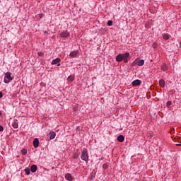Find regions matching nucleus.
I'll list each match as a JSON object with an SVG mask.
<instances>
[{
  "instance_id": "c756f323",
  "label": "nucleus",
  "mask_w": 181,
  "mask_h": 181,
  "mask_svg": "<svg viewBox=\"0 0 181 181\" xmlns=\"http://www.w3.org/2000/svg\"><path fill=\"white\" fill-rule=\"evenodd\" d=\"M176 146H181V144H176Z\"/></svg>"
},
{
  "instance_id": "2f4dec72",
  "label": "nucleus",
  "mask_w": 181,
  "mask_h": 181,
  "mask_svg": "<svg viewBox=\"0 0 181 181\" xmlns=\"http://www.w3.org/2000/svg\"><path fill=\"white\" fill-rule=\"evenodd\" d=\"M2 115V112L0 111V116Z\"/></svg>"
},
{
  "instance_id": "c85d7f7f",
  "label": "nucleus",
  "mask_w": 181,
  "mask_h": 181,
  "mask_svg": "<svg viewBox=\"0 0 181 181\" xmlns=\"http://www.w3.org/2000/svg\"><path fill=\"white\" fill-rule=\"evenodd\" d=\"M40 18H43V14H39Z\"/></svg>"
},
{
  "instance_id": "2eb2a0df",
  "label": "nucleus",
  "mask_w": 181,
  "mask_h": 181,
  "mask_svg": "<svg viewBox=\"0 0 181 181\" xmlns=\"http://www.w3.org/2000/svg\"><path fill=\"white\" fill-rule=\"evenodd\" d=\"M159 86H160V87H165V80L163 79H160L159 81Z\"/></svg>"
},
{
  "instance_id": "f257e3e1",
  "label": "nucleus",
  "mask_w": 181,
  "mask_h": 181,
  "mask_svg": "<svg viewBox=\"0 0 181 181\" xmlns=\"http://www.w3.org/2000/svg\"><path fill=\"white\" fill-rule=\"evenodd\" d=\"M128 57H129V52H126L124 54H119L116 57V61H117L118 62H121L123 60L124 63H128Z\"/></svg>"
},
{
  "instance_id": "6e6552de",
  "label": "nucleus",
  "mask_w": 181,
  "mask_h": 181,
  "mask_svg": "<svg viewBox=\"0 0 181 181\" xmlns=\"http://www.w3.org/2000/svg\"><path fill=\"white\" fill-rule=\"evenodd\" d=\"M65 179H66L68 181H72L73 180V176H71V174L67 173L65 175Z\"/></svg>"
},
{
  "instance_id": "0eeeda50",
  "label": "nucleus",
  "mask_w": 181,
  "mask_h": 181,
  "mask_svg": "<svg viewBox=\"0 0 181 181\" xmlns=\"http://www.w3.org/2000/svg\"><path fill=\"white\" fill-rule=\"evenodd\" d=\"M49 139H54L56 138V132H50L49 133Z\"/></svg>"
},
{
  "instance_id": "473e14b6",
  "label": "nucleus",
  "mask_w": 181,
  "mask_h": 181,
  "mask_svg": "<svg viewBox=\"0 0 181 181\" xmlns=\"http://www.w3.org/2000/svg\"><path fill=\"white\" fill-rule=\"evenodd\" d=\"M58 66H60V64H59Z\"/></svg>"
},
{
  "instance_id": "dca6fc26",
  "label": "nucleus",
  "mask_w": 181,
  "mask_h": 181,
  "mask_svg": "<svg viewBox=\"0 0 181 181\" xmlns=\"http://www.w3.org/2000/svg\"><path fill=\"white\" fill-rule=\"evenodd\" d=\"M12 127H13V128L16 129V128H18V127H19V125L18 124V122L16 121H14L12 123Z\"/></svg>"
},
{
  "instance_id": "39448f33",
  "label": "nucleus",
  "mask_w": 181,
  "mask_h": 181,
  "mask_svg": "<svg viewBox=\"0 0 181 181\" xmlns=\"http://www.w3.org/2000/svg\"><path fill=\"white\" fill-rule=\"evenodd\" d=\"M133 87H136V86H141V81L139 79H136L135 81H134L132 83Z\"/></svg>"
},
{
  "instance_id": "cd10ccee",
  "label": "nucleus",
  "mask_w": 181,
  "mask_h": 181,
  "mask_svg": "<svg viewBox=\"0 0 181 181\" xmlns=\"http://www.w3.org/2000/svg\"><path fill=\"white\" fill-rule=\"evenodd\" d=\"M3 95L2 92H0V98H2Z\"/></svg>"
},
{
  "instance_id": "bb28decb",
  "label": "nucleus",
  "mask_w": 181,
  "mask_h": 181,
  "mask_svg": "<svg viewBox=\"0 0 181 181\" xmlns=\"http://www.w3.org/2000/svg\"><path fill=\"white\" fill-rule=\"evenodd\" d=\"M171 104H172V102L168 101V102L167 103V105H168V107H169V105H170Z\"/></svg>"
},
{
  "instance_id": "1a4fd4ad",
  "label": "nucleus",
  "mask_w": 181,
  "mask_h": 181,
  "mask_svg": "<svg viewBox=\"0 0 181 181\" xmlns=\"http://www.w3.org/2000/svg\"><path fill=\"white\" fill-rule=\"evenodd\" d=\"M30 170L33 173H35V172H36V170H37V166L36 165H31Z\"/></svg>"
},
{
  "instance_id": "393cba45",
  "label": "nucleus",
  "mask_w": 181,
  "mask_h": 181,
  "mask_svg": "<svg viewBox=\"0 0 181 181\" xmlns=\"http://www.w3.org/2000/svg\"><path fill=\"white\" fill-rule=\"evenodd\" d=\"M37 54L38 56H43V52H40L37 53Z\"/></svg>"
},
{
  "instance_id": "7ed1b4c3",
  "label": "nucleus",
  "mask_w": 181,
  "mask_h": 181,
  "mask_svg": "<svg viewBox=\"0 0 181 181\" xmlns=\"http://www.w3.org/2000/svg\"><path fill=\"white\" fill-rule=\"evenodd\" d=\"M81 159H82V160H85V162H88V151H87V148H83L82 151Z\"/></svg>"
},
{
  "instance_id": "412c9836",
  "label": "nucleus",
  "mask_w": 181,
  "mask_h": 181,
  "mask_svg": "<svg viewBox=\"0 0 181 181\" xmlns=\"http://www.w3.org/2000/svg\"><path fill=\"white\" fill-rule=\"evenodd\" d=\"M77 158H78V154L77 153H75L73 156V158L74 159H77Z\"/></svg>"
},
{
  "instance_id": "a211bd4d",
  "label": "nucleus",
  "mask_w": 181,
  "mask_h": 181,
  "mask_svg": "<svg viewBox=\"0 0 181 181\" xmlns=\"http://www.w3.org/2000/svg\"><path fill=\"white\" fill-rule=\"evenodd\" d=\"M68 81H74V76H69L68 77Z\"/></svg>"
},
{
  "instance_id": "f03ea898",
  "label": "nucleus",
  "mask_w": 181,
  "mask_h": 181,
  "mask_svg": "<svg viewBox=\"0 0 181 181\" xmlns=\"http://www.w3.org/2000/svg\"><path fill=\"white\" fill-rule=\"evenodd\" d=\"M12 80H13V76H12L11 72H6L4 76V83H6V84H8V83H11Z\"/></svg>"
},
{
  "instance_id": "6ab92c4d",
  "label": "nucleus",
  "mask_w": 181,
  "mask_h": 181,
  "mask_svg": "<svg viewBox=\"0 0 181 181\" xmlns=\"http://www.w3.org/2000/svg\"><path fill=\"white\" fill-rule=\"evenodd\" d=\"M21 153H22V155H26V153H28V150L23 148L21 150Z\"/></svg>"
},
{
  "instance_id": "20e7f679",
  "label": "nucleus",
  "mask_w": 181,
  "mask_h": 181,
  "mask_svg": "<svg viewBox=\"0 0 181 181\" xmlns=\"http://www.w3.org/2000/svg\"><path fill=\"white\" fill-rule=\"evenodd\" d=\"M61 37H70V33L67 31H64L60 33Z\"/></svg>"
},
{
  "instance_id": "5701e85b",
  "label": "nucleus",
  "mask_w": 181,
  "mask_h": 181,
  "mask_svg": "<svg viewBox=\"0 0 181 181\" xmlns=\"http://www.w3.org/2000/svg\"><path fill=\"white\" fill-rule=\"evenodd\" d=\"M153 49H156V47H158V44H156V43H153Z\"/></svg>"
},
{
  "instance_id": "4be33fe9",
  "label": "nucleus",
  "mask_w": 181,
  "mask_h": 181,
  "mask_svg": "<svg viewBox=\"0 0 181 181\" xmlns=\"http://www.w3.org/2000/svg\"><path fill=\"white\" fill-rule=\"evenodd\" d=\"M107 26H112V21H107Z\"/></svg>"
},
{
  "instance_id": "ddd939ff",
  "label": "nucleus",
  "mask_w": 181,
  "mask_h": 181,
  "mask_svg": "<svg viewBox=\"0 0 181 181\" xmlns=\"http://www.w3.org/2000/svg\"><path fill=\"white\" fill-rule=\"evenodd\" d=\"M57 63H60V58H57L52 62V64H57Z\"/></svg>"
},
{
  "instance_id": "9d476101",
  "label": "nucleus",
  "mask_w": 181,
  "mask_h": 181,
  "mask_svg": "<svg viewBox=\"0 0 181 181\" xmlns=\"http://www.w3.org/2000/svg\"><path fill=\"white\" fill-rule=\"evenodd\" d=\"M125 138L124 137L123 135H119L117 136V141L118 142H124Z\"/></svg>"
},
{
  "instance_id": "4468645a",
  "label": "nucleus",
  "mask_w": 181,
  "mask_h": 181,
  "mask_svg": "<svg viewBox=\"0 0 181 181\" xmlns=\"http://www.w3.org/2000/svg\"><path fill=\"white\" fill-rule=\"evenodd\" d=\"M144 64H145V60L144 59L137 62V66H144Z\"/></svg>"
},
{
  "instance_id": "7c9ffc66",
  "label": "nucleus",
  "mask_w": 181,
  "mask_h": 181,
  "mask_svg": "<svg viewBox=\"0 0 181 181\" xmlns=\"http://www.w3.org/2000/svg\"><path fill=\"white\" fill-rule=\"evenodd\" d=\"M44 33H45V35H46V33H47V31H45Z\"/></svg>"
},
{
  "instance_id": "f3484780",
  "label": "nucleus",
  "mask_w": 181,
  "mask_h": 181,
  "mask_svg": "<svg viewBox=\"0 0 181 181\" xmlns=\"http://www.w3.org/2000/svg\"><path fill=\"white\" fill-rule=\"evenodd\" d=\"M25 172L27 175H30V169H29L28 168L25 169Z\"/></svg>"
},
{
  "instance_id": "9b49d317",
  "label": "nucleus",
  "mask_w": 181,
  "mask_h": 181,
  "mask_svg": "<svg viewBox=\"0 0 181 181\" xmlns=\"http://www.w3.org/2000/svg\"><path fill=\"white\" fill-rule=\"evenodd\" d=\"M77 54H78V52L73 51L70 53L69 56H70V57H76V56H77Z\"/></svg>"
},
{
  "instance_id": "423d86ee",
  "label": "nucleus",
  "mask_w": 181,
  "mask_h": 181,
  "mask_svg": "<svg viewBox=\"0 0 181 181\" xmlns=\"http://www.w3.org/2000/svg\"><path fill=\"white\" fill-rule=\"evenodd\" d=\"M33 146H34V148H38L39 147V139L35 138L34 139Z\"/></svg>"
},
{
  "instance_id": "f8f14e48",
  "label": "nucleus",
  "mask_w": 181,
  "mask_h": 181,
  "mask_svg": "<svg viewBox=\"0 0 181 181\" xmlns=\"http://www.w3.org/2000/svg\"><path fill=\"white\" fill-rule=\"evenodd\" d=\"M161 70H163V71H166V70H168V65H166V64H163L161 65Z\"/></svg>"
},
{
  "instance_id": "b1692460",
  "label": "nucleus",
  "mask_w": 181,
  "mask_h": 181,
  "mask_svg": "<svg viewBox=\"0 0 181 181\" xmlns=\"http://www.w3.org/2000/svg\"><path fill=\"white\" fill-rule=\"evenodd\" d=\"M103 169H108V165L103 164Z\"/></svg>"
},
{
  "instance_id": "aec40b11",
  "label": "nucleus",
  "mask_w": 181,
  "mask_h": 181,
  "mask_svg": "<svg viewBox=\"0 0 181 181\" xmlns=\"http://www.w3.org/2000/svg\"><path fill=\"white\" fill-rule=\"evenodd\" d=\"M163 39H165V40H168V39H169V35L168 34H164Z\"/></svg>"
},
{
  "instance_id": "a878e982",
  "label": "nucleus",
  "mask_w": 181,
  "mask_h": 181,
  "mask_svg": "<svg viewBox=\"0 0 181 181\" xmlns=\"http://www.w3.org/2000/svg\"><path fill=\"white\" fill-rule=\"evenodd\" d=\"M1 131H4V127L0 125V132H1Z\"/></svg>"
}]
</instances>
